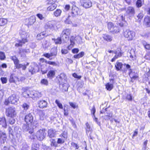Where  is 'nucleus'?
Here are the masks:
<instances>
[{"mask_svg":"<svg viewBox=\"0 0 150 150\" xmlns=\"http://www.w3.org/2000/svg\"><path fill=\"white\" fill-rule=\"evenodd\" d=\"M114 53L116 55L112 59L111 61L112 62H114L116 59L118 58V57H121L122 56V53L120 52H118L117 51H115Z\"/></svg>","mask_w":150,"mask_h":150,"instance_id":"22","label":"nucleus"},{"mask_svg":"<svg viewBox=\"0 0 150 150\" xmlns=\"http://www.w3.org/2000/svg\"><path fill=\"white\" fill-rule=\"evenodd\" d=\"M23 129L25 131H28L29 133L31 134L33 132V129L32 128L29 129L28 128V125H24L23 126Z\"/></svg>","mask_w":150,"mask_h":150,"instance_id":"26","label":"nucleus"},{"mask_svg":"<svg viewBox=\"0 0 150 150\" xmlns=\"http://www.w3.org/2000/svg\"><path fill=\"white\" fill-rule=\"evenodd\" d=\"M29 36V33L23 32L21 35L22 40H19L18 43H16L15 44V46L17 47L21 46L23 44L27 42L28 41L27 38Z\"/></svg>","mask_w":150,"mask_h":150,"instance_id":"3","label":"nucleus"},{"mask_svg":"<svg viewBox=\"0 0 150 150\" xmlns=\"http://www.w3.org/2000/svg\"><path fill=\"white\" fill-rule=\"evenodd\" d=\"M0 125L6 128L7 124L5 117H0Z\"/></svg>","mask_w":150,"mask_h":150,"instance_id":"20","label":"nucleus"},{"mask_svg":"<svg viewBox=\"0 0 150 150\" xmlns=\"http://www.w3.org/2000/svg\"><path fill=\"white\" fill-rule=\"evenodd\" d=\"M51 143V145L52 146L57 147V142H56L55 139H51L50 140Z\"/></svg>","mask_w":150,"mask_h":150,"instance_id":"36","label":"nucleus"},{"mask_svg":"<svg viewBox=\"0 0 150 150\" xmlns=\"http://www.w3.org/2000/svg\"><path fill=\"white\" fill-rule=\"evenodd\" d=\"M38 67L37 65H35L33 67L31 66L29 68V71L31 72L32 74L38 71Z\"/></svg>","mask_w":150,"mask_h":150,"instance_id":"17","label":"nucleus"},{"mask_svg":"<svg viewBox=\"0 0 150 150\" xmlns=\"http://www.w3.org/2000/svg\"><path fill=\"white\" fill-rule=\"evenodd\" d=\"M38 104L39 107L41 108H46L47 106V103L44 100H41L38 101Z\"/></svg>","mask_w":150,"mask_h":150,"instance_id":"11","label":"nucleus"},{"mask_svg":"<svg viewBox=\"0 0 150 150\" xmlns=\"http://www.w3.org/2000/svg\"><path fill=\"white\" fill-rule=\"evenodd\" d=\"M54 41L56 44H60L62 42L60 38H58L57 39H54Z\"/></svg>","mask_w":150,"mask_h":150,"instance_id":"51","label":"nucleus"},{"mask_svg":"<svg viewBox=\"0 0 150 150\" xmlns=\"http://www.w3.org/2000/svg\"><path fill=\"white\" fill-rule=\"evenodd\" d=\"M71 32V30L69 29H64L61 35V38L64 41H67L69 38Z\"/></svg>","mask_w":150,"mask_h":150,"instance_id":"4","label":"nucleus"},{"mask_svg":"<svg viewBox=\"0 0 150 150\" xmlns=\"http://www.w3.org/2000/svg\"><path fill=\"white\" fill-rule=\"evenodd\" d=\"M144 25L147 27L150 26V16H146L144 19Z\"/></svg>","mask_w":150,"mask_h":150,"instance_id":"18","label":"nucleus"},{"mask_svg":"<svg viewBox=\"0 0 150 150\" xmlns=\"http://www.w3.org/2000/svg\"><path fill=\"white\" fill-rule=\"evenodd\" d=\"M38 114L40 120H43L46 118L45 111L43 110H39L38 111Z\"/></svg>","mask_w":150,"mask_h":150,"instance_id":"15","label":"nucleus"},{"mask_svg":"<svg viewBox=\"0 0 150 150\" xmlns=\"http://www.w3.org/2000/svg\"><path fill=\"white\" fill-rule=\"evenodd\" d=\"M62 13V11L59 9L56 10L54 13V15L56 17L59 16Z\"/></svg>","mask_w":150,"mask_h":150,"instance_id":"37","label":"nucleus"},{"mask_svg":"<svg viewBox=\"0 0 150 150\" xmlns=\"http://www.w3.org/2000/svg\"><path fill=\"white\" fill-rule=\"evenodd\" d=\"M57 54V52L56 50H55L54 52H51L50 54H49L50 55V57H51L56 55Z\"/></svg>","mask_w":150,"mask_h":150,"instance_id":"60","label":"nucleus"},{"mask_svg":"<svg viewBox=\"0 0 150 150\" xmlns=\"http://www.w3.org/2000/svg\"><path fill=\"white\" fill-rule=\"evenodd\" d=\"M108 26L110 32L113 33H117L119 32L118 28L116 26H114L111 22H109L108 23Z\"/></svg>","mask_w":150,"mask_h":150,"instance_id":"8","label":"nucleus"},{"mask_svg":"<svg viewBox=\"0 0 150 150\" xmlns=\"http://www.w3.org/2000/svg\"><path fill=\"white\" fill-rule=\"evenodd\" d=\"M73 76L75 78L80 79L81 78V76H78L77 74L76 73H74L73 75Z\"/></svg>","mask_w":150,"mask_h":150,"instance_id":"58","label":"nucleus"},{"mask_svg":"<svg viewBox=\"0 0 150 150\" xmlns=\"http://www.w3.org/2000/svg\"><path fill=\"white\" fill-rule=\"evenodd\" d=\"M19 79L14 74H12L11 75L9 79V81L11 83H15L17 81H19Z\"/></svg>","mask_w":150,"mask_h":150,"instance_id":"16","label":"nucleus"},{"mask_svg":"<svg viewBox=\"0 0 150 150\" xmlns=\"http://www.w3.org/2000/svg\"><path fill=\"white\" fill-rule=\"evenodd\" d=\"M57 23L54 21H49L45 25V28L47 29H50L51 30H56L58 29L56 25Z\"/></svg>","mask_w":150,"mask_h":150,"instance_id":"6","label":"nucleus"},{"mask_svg":"<svg viewBox=\"0 0 150 150\" xmlns=\"http://www.w3.org/2000/svg\"><path fill=\"white\" fill-rule=\"evenodd\" d=\"M119 18H120V21H119V22H118V23L122 27L123 26V25L122 23L123 22V16H119Z\"/></svg>","mask_w":150,"mask_h":150,"instance_id":"43","label":"nucleus"},{"mask_svg":"<svg viewBox=\"0 0 150 150\" xmlns=\"http://www.w3.org/2000/svg\"><path fill=\"white\" fill-rule=\"evenodd\" d=\"M59 82H63V81L65 80V75L64 73H62L57 76Z\"/></svg>","mask_w":150,"mask_h":150,"instance_id":"21","label":"nucleus"},{"mask_svg":"<svg viewBox=\"0 0 150 150\" xmlns=\"http://www.w3.org/2000/svg\"><path fill=\"white\" fill-rule=\"evenodd\" d=\"M6 115L7 116L11 117H15L16 112L15 108L14 107H10L6 109Z\"/></svg>","mask_w":150,"mask_h":150,"instance_id":"5","label":"nucleus"},{"mask_svg":"<svg viewBox=\"0 0 150 150\" xmlns=\"http://www.w3.org/2000/svg\"><path fill=\"white\" fill-rule=\"evenodd\" d=\"M7 23V20L4 18H0V26L4 25Z\"/></svg>","mask_w":150,"mask_h":150,"instance_id":"40","label":"nucleus"},{"mask_svg":"<svg viewBox=\"0 0 150 150\" xmlns=\"http://www.w3.org/2000/svg\"><path fill=\"white\" fill-rule=\"evenodd\" d=\"M72 13L74 14V16L82 14L81 10L76 6L72 8Z\"/></svg>","mask_w":150,"mask_h":150,"instance_id":"12","label":"nucleus"},{"mask_svg":"<svg viewBox=\"0 0 150 150\" xmlns=\"http://www.w3.org/2000/svg\"><path fill=\"white\" fill-rule=\"evenodd\" d=\"M126 99L129 101H132V96L130 94H128L126 96Z\"/></svg>","mask_w":150,"mask_h":150,"instance_id":"59","label":"nucleus"},{"mask_svg":"<svg viewBox=\"0 0 150 150\" xmlns=\"http://www.w3.org/2000/svg\"><path fill=\"white\" fill-rule=\"evenodd\" d=\"M36 21V19L35 17H31L29 19V23L30 25H32Z\"/></svg>","mask_w":150,"mask_h":150,"instance_id":"42","label":"nucleus"},{"mask_svg":"<svg viewBox=\"0 0 150 150\" xmlns=\"http://www.w3.org/2000/svg\"><path fill=\"white\" fill-rule=\"evenodd\" d=\"M8 100L12 104H15L18 100V98L16 95L14 94L10 96L8 98Z\"/></svg>","mask_w":150,"mask_h":150,"instance_id":"9","label":"nucleus"},{"mask_svg":"<svg viewBox=\"0 0 150 150\" xmlns=\"http://www.w3.org/2000/svg\"><path fill=\"white\" fill-rule=\"evenodd\" d=\"M96 112V109L95 108V107L94 106L93 107V108L91 110V113L93 115V117H94V120H95L96 122H97V120L98 119L95 117V113Z\"/></svg>","mask_w":150,"mask_h":150,"instance_id":"38","label":"nucleus"},{"mask_svg":"<svg viewBox=\"0 0 150 150\" xmlns=\"http://www.w3.org/2000/svg\"><path fill=\"white\" fill-rule=\"evenodd\" d=\"M103 37L104 40L107 42H110L112 40V37L109 35L103 34Z\"/></svg>","mask_w":150,"mask_h":150,"instance_id":"23","label":"nucleus"},{"mask_svg":"<svg viewBox=\"0 0 150 150\" xmlns=\"http://www.w3.org/2000/svg\"><path fill=\"white\" fill-rule=\"evenodd\" d=\"M55 74V72L54 71L50 70L48 72L47 74V76L50 79H52L54 77Z\"/></svg>","mask_w":150,"mask_h":150,"instance_id":"25","label":"nucleus"},{"mask_svg":"<svg viewBox=\"0 0 150 150\" xmlns=\"http://www.w3.org/2000/svg\"><path fill=\"white\" fill-rule=\"evenodd\" d=\"M122 67V64L121 63L117 62L116 63L115 67L116 70H120Z\"/></svg>","mask_w":150,"mask_h":150,"instance_id":"28","label":"nucleus"},{"mask_svg":"<svg viewBox=\"0 0 150 150\" xmlns=\"http://www.w3.org/2000/svg\"><path fill=\"white\" fill-rule=\"evenodd\" d=\"M1 79L3 83H5L7 82V80L6 78L1 77Z\"/></svg>","mask_w":150,"mask_h":150,"instance_id":"56","label":"nucleus"},{"mask_svg":"<svg viewBox=\"0 0 150 150\" xmlns=\"http://www.w3.org/2000/svg\"><path fill=\"white\" fill-rule=\"evenodd\" d=\"M75 38L74 36H72L71 37L70 39V45L69 46V47H72L75 43Z\"/></svg>","mask_w":150,"mask_h":150,"instance_id":"35","label":"nucleus"},{"mask_svg":"<svg viewBox=\"0 0 150 150\" xmlns=\"http://www.w3.org/2000/svg\"><path fill=\"white\" fill-rule=\"evenodd\" d=\"M81 5L86 8L91 7L92 4L89 0H81Z\"/></svg>","mask_w":150,"mask_h":150,"instance_id":"10","label":"nucleus"},{"mask_svg":"<svg viewBox=\"0 0 150 150\" xmlns=\"http://www.w3.org/2000/svg\"><path fill=\"white\" fill-rule=\"evenodd\" d=\"M114 83V80L110 79V81L105 85L106 89L108 91L111 90L113 88Z\"/></svg>","mask_w":150,"mask_h":150,"instance_id":"13","label":"nucleus"},{"mask_svg":"<svg viewBox=\"0 0 150 150\" xmlns=\"http://www.w3.org/2000/svg\"><path fill=\"white\" fill-rule=\"evenodd\" d=\"M15 119L13 118V117L10 118L9 120V123L11 125L15 123Z\"/></svg>","mask_w":150,"mask_h":150,"instance_id":"55","label":"nucleus"},{"mask_svg":"<svg viewBox=\"0 0 150 150\" xmlns=\"http://www.w3.org/2000/svg\"><path fill=\"white\" fill-rule=\"evenodd\" d=\"M79 51V50L77 48H75L73 49L72 50V52L73 53H78Z\"/></svg>","mask_w":150,"mask_h":150,"instance_id":"61","label":"nucleus"},{"mask_svg":"<svg viewBox=\"0 0 150 150\" xmlns=\"http://www.w3.org/2000/svg\"><path fill=\"white\" fill-rule=\"evenodd\" d=\"M142 44L144 46L145 48L147 50L150 49V45L147 44L145 41L142 42Z\"/></svg>","mask_w":150,"mask_h":150,"instance_id":"41","label":"nucleus"},{"mask_svg":"<svg viewBox=\"0 0 150 150\" xmlns=\"http://www.w3.org/2000/svg\"><path fill=\"white\" fill-rule=\"evenodd\" d=\"M55 103L57 104L58 107L60 109L63 108V106L62 104L59 102V101L57 100H55Z\"/></svg>","mask_w":150,"mask_h":150,"instance_id":"46","label":"nucleus"},{"mask_svg":"<svg viewBox=\"0 0 150 150\" xmlns=\"http://www.w3.org/2000/svg\"><path fill=\"white\" fill-rule=\"evenodd\" d=\"M129 75L130 77L131 78V80H132L133 79H135L137 78V75H135L133 76L132 75V72H130L129 73Z\"/></svg>","mask_w":150,"mask_h":150,"instance_id":"52","label":"nucleus"},{"mask_svg":"<svg viewBox=\"0 0 150 150\" xmlns=\"http://www.w3.org/2000/svg\"><path fill=\"white\" fill-rule=\"evenodd\" d=\"M71 149L73 150H76L78 149L79 147L77 144L74 142H72L71 143Z\"/></svg>","mask_w":150,"mask_h":150,"instance_id":"31","label":"nucleus"},{"mask_svg":"<svg viewBox=\"0 0 150 150\" xmlns=\"http://www.w3.org/2000/svg\"><path fill=\"white\" fill-rule=\"evenodd\" d=\"M48 136L50 138L54 137L56 135V131L52 129L48 130Z\"/></svg>","mask_w":150,"mask_h":150,"instance_id":"19","label":"nucleus"},{"mask_svg":"<svg viewBox=\"0 0 150 150\" xmlns=\"http://www.w3.org/2000/svg\"><path fill=\"white\" fill-rule=\"evenodd\" d=\"M36 16L40 20H42L45 19V17L44 15L40 13H38L36 14Z\"/></svg>","mask_w":150,"mask_h":150,"instance_id":"44","label":"nucleus"},{"mask_svg":"<svg viewBox=\"0 0 150 150\" xmlns=\"http://www.w3.org/2000/svg\"><path fill=\"white\" fill-rule=\"evenodd\" d=\"M33 95L35 96V97L39 98L42 95L41 93L38 91H33Z\"/></svg>","mask_w":150,"mask_h":150,"instance_id":"39","label":"nucleus"},{"mask_svg":"<svg viewBox=\"0 0 150 150\" xmlns=\"http://www.w3.org/2000/svg\"><path fill=\"white\" fill-rule=\"evenodd\" d=\"M33 120V117L31 113L27 115L25 117V121L27 123H31Z\"/></svg>","mask_w":150,"mask_h":150,"instance_id":"14","label":"nucleus"},{"mask_svg":"<svg viewBox=\"0 0 150 150\" xmlns=\"http://www.w3.org/2000/svg\"><path fill=\"white\" fill-rule=\"evenodd\" d=\"M123 35L128 40H131L134 39L135 36V33L134 31L129 30H124Z\"/></svg>","mask_w":150,"mask_h":150,"instance_id":"2","label":"nucleus"},{"mask_svg":"<svg viewBox=\"0 0 150 150\" xmlns=\"http://www.w3.org/2000/svg\"><path fill=\"white\" fill-rule=\"evenodd\" d=\"M144 16L143 13H139L135 18L136 19L138 22H139L142 20Z\"/></svg>","mask_w":150,"mask_h":150,"instance_id":"32","label":"nucleus"},{"mask_svg":"<svg viewBox=\"0 0 150 150\" xmlns=\"http://www.w3.org/2000/svg\"><path fill=\"white\" fill-rule=\"evenodd\" d=\"M29 105L26 103H24L22 105V108L24 110H26L29 108Z\"/></svg>","mask_w":150,"mask_h":150,"instance_id":"49","label":"nucleus"},{"mask_svg":"<svg viewBox=\"0 0 150 150\" xmlns=\"http://www.w3.org/2000/svg\"><path fill=\"white\" fill-rule=\"evenodd\" d=\"M84 52H83L79 53V54L75 55L74 56V57L76 59H79L82 57L84 55Z\"/></svg>","mask_w":150,"mask_h":150,"instance_id":"34","label":"nucleus"},{"mask_svg":"<svg viewBox=\"0 0 150 150\" xmlns=\"http://www.w3.org/2000/svg\"><path fill=\"white\" fill-rule=\"evenodd\" d=\"M41 83L42 84L47 85L48 83V82L47 79H43L41 80Z\"/></svg>","mask_w":150,"mask_h":150,"instance_id":"47","label":"nucleus"},{"mask_svg":"<svg viewBox=\"0 0 150 150\" xmlns=\"http://www.w3.org/2000/svg\"><path fill=\"white\" fill-rule=\"evenodd\" d=\"M30 52V51L29 49H21L20 50V54L22 56H24L25 53H28Z\"/></svg>","mask_w":150,"mask_h":150,"instance_id":"24","label":"nucleus"},{"mask_svg":"<svg viewBox=\"0 0 150 150\" xmlns=\"http://www.w3.org/2000/svg\"><path fill=\"white\" fill-rule=\"evenodd\" d=\"M70 8V6L69 5L67 4L65 6L64 9L66 11H68Z\"/></svg>","mask_w":150,"mask_h":150,"instance_id":"62","label":"nucleus"},{"mask_svg":"<svg viewBox=\"0 0 150 150\" xmlns=\"http://www.w3.org/2000/svg\"><path fill=\"white\" fill-rule=\"evenodd\" d=\"M5 58V56L4 53L1 52H0V59L2 60L4 59Z\"/></svg>","mask_w":150,"mask_h":150,"instance_id":"48","label":"nucleus"},{"mask_svg":"<svg viewBox=\"0 0 150 150\" xmlns=\"http://www.w3.org/2000/svg\"><path fill=\"white\" fill-rule=\"evenodd\" d=\"M126 12L128 13L133 14L134 13V9L132 7H129L127 9Z\"/></svg>","mask_w":150,"mask_h":150,"instance_id":"30","label":"nucleus"},{"mask_svg":"<svg viewBox=\"0 0 150 150\" xmlns=\"http://www.w3.org/2000/svg\"><path fill=\"white\" fill-rule=\"evenodd\" d=\"M11 59L13 61L14 64L17 68L19 69L22 68L23 70H25L26 68V67L25 64L23 65L22 64H19V61L15 56L11 57Z\"/></svg>","mask_w":150,"mask_h":150,"instance_id":"7","label":"nucleus"},{"mask_svg":"<svg viewBox=\"0 0 150 150\" xmlns=\"http://www.w3.org/2000/svg\"><path fill=\"white\" fill-rule=\"evenodd\" d=\"M2 137H3V143H4L6 141V136L5 133L2 132L0 131V139Z\"/></svg>","mask_w":150,"mask_h":150,"instance_id":"33","label":"nucleus"},{"mask_svg":"<svg viewBox=\"0 0 150 150\" xmlns=\"http://www.w3.org/2000/svg\"><path fill=\"white\" fill-rule=\"evenodd\" d=\"M66 61V63L68 64H71L73 62V61L72 59L69 58L67 59Z\"/></svg>","mask_w":150,"mask_h":150,"instance_id":"57","label":"nucleus"},{"mask_svg":"<svg viewBox=\"0 0 150 150\" xmlns=\"http://www.w3.org/2000/svg\"><path fill=\"white\" fill-rule=\"evenodd\" d=\"M33 91L31 92L30 93H26V92H24L23 94L24 95L25 97H30L32 98H35V96L33 95Z\"/></svg>","mask_w":150,"mask_h":150,"instance_id":"29","label":"nucleus"},{"mask_svg":"<svg viewBox=\"0 0 150 150\" xmlns=\"http://www.w3.org/2000/svg\"><path fill=\"white\" fill-rule=\"evenodd\" d=\"M46 134L45 129H40L36 132L35 134L32 135L30 137L31 139H35L36 138L38 140L42 141L45 137Z\"/></svg>","mask_w":150,"mask_h":150,"instance_id":"1","label":"nucleus"},{"mask_svg":"<svg viewBox=\"0 0 150 150\" xmlns=\"http://www.w3.org/2000/svg\"><path fill=\"white\" fill-rule=\"evenodd\" d=\"M69 104L74 109L78 107V105H76V103H75L70 102L69 103Z\"/></svg>","mask_w":150,"mask_h":150,"instance_id":"50","label":"nucleus"},{"mask_svg":"<svg viewBox=\"0 0 150 150\" xmlns=\"http://www.w3.org/2000/svg\"><path fill=\"white\" fill-rule=\"evenodd\" d=\"M28 146L26 144H23L21 150H27L28 148Z\"/></svg>","mask_w":150,"mask_h":150,"instance_id":"53","label":"nucleus"},{"mask_svg":"<svg viewBox=\"0 0 150 150\" xmlns=\"http://www.w3.org/2000/svg\"><path fill=\"white\" fill-rule=\"evenodd\" d=\"M50 5L48 7L47 9L48 11H52L55 9L57 6L56 4H49Z\"/></svg>","mask_w":150,"mask_h":150,"instance_id":"27","label":"nucleus"},{"mask_svg":"<svg viewBox=\"0 0 150 150\" xmlns=\"http://www.w3.org/2000/svg\"><path fill=\"white\" fill-rule=\"evenodd\" d=\"M86 131L87 132L89 131L90 130V126L88 123H86Z\"/></svg>","mask_w":150,"mask_h":150,"instance_id":"63","label":"nucleus"},{"mask_svg":"<svg viewBox=\"0 0 150 150\" xmlns=\"http://www.w3.org/2000/svg\"><path fill=\"white\" fill-rule=\"evenodd\" d=\"M45 63L47 64H48L54 66H56L57 65L55 62H52L50 61H46Z\"/></svg>","mask_w":150,"mask_h":150,"instance_id":"45","label":"nucleus"},{"mask_svg":"<svg viewBox=\"0 0 150 150\" xmlns=\"http://www.w3.org/2000/svg\"><path fill=\"white\" fill-rule=\"evenodd\" d=\"M64 142V141L60 138H59L58 139L57 143L61 144L63 143Z\"/></svg>","mask_w":150,"mask_h":150,"instance_id":"64","label":"nucleus"},{"mask_svg":"<svg viewBox=\"0 0 150 150\" xmlns=\"http://www.w3.org/2000/svg\"><path fill=\"white\" fill-rule=\"evenodd\" d=\"M142 0H137V7H140L142 6Z\"/></svg>","mask_w":150,"mask_h":150,"instance_id":"54","label":"nucleus"}]
</instances>
